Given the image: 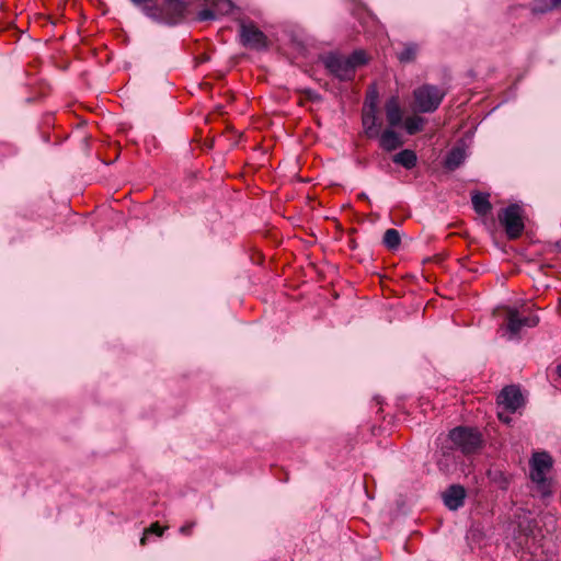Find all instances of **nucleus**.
Returning a JSON list of instances; mask_svg holds the SVG:
<instances>
[{
  "mask_svg": "<svg viewBox=\"0 0 561 561\" xmlns=\"http://www.w3.org/2000/svg\"><path fill=\"white\" fill-rule=\"evenodd\" d=\"M376 102H377V94L375 92H373L371 95H369L367 98L366 110L371 108L373 104H374V110L376 111Z\"/></svg>",
  "mask_w": 561,
  "mask_h": 561,
  "instance_id": "393cba45",
  "label": "nucleus"
},
{
  "mask_svg": "<svg viewBox=\"0 0 561 561\" xmlns=\"http://www.w3.org/2000/svg\"><path fill=\"white\" fill-rule=\"evenodd\" d=\"M308 98L311 99V100H314L318 98V95L311 91H308Z\"/></svg>",
  "mask_w": 561,
  "mask_h": 561,
  "instance_id": "cd10ccee",
  "label": "nucleus"
},
{
  "mask_svg": "<svg viewBox=\"0 0 561 561\" xmlns=\"http://www.w3.org/2000/svg\"><path fill=\"white\" fill-rule=\"evenodd\" d=\"M465 158H466V152L462 148H460V147L453 148L446 157L445 167L448 170L453 171V170L457 169L465 161Z\"/></svg>",
  "mask_w": 561,
  "mask_h": 561,
  "instance_id": "4468645a",
  "label": "nucleus"
},
{
  "mask_svg": "<svg viewBox=\"0 0 561 561\" xmlns=\"http://www.w3.org/2000/svg\"><path fill=\"white\" fill-rule=\"evenodd\" d=\"M216 12L214 10V7L211 9H204L201 12H198L197 20L198 21H208L216 19Z\"/></svg>",
  "mask_w": 561,
  "mask_h": 561,
  "instance_id": "4be33fe9",
  "label": "nucleus"
},
{
  "mask_svg": "<svg viewBox=\"0 0 561 561\" xmlns=\"http://www.w3.org/2000/svg\"><path fill=\"white\" fill-rule=\"evenodd\" d=\"M506 410H503L501 409L499 412H497V416L499 419L504 422V423H510L511 422V417L508 415H506Z\"/></svg>",
  "mask_w": 561,
  "mask_h": 561,
  "instance_id": "bb28decb",
  "label": "nucleus"
},
{
  "mask_svg": "<svg viewBox=\"0 0 561 561\" xmlns=\"http://www.w3.org/2000/svg\"><path fill=\"white\" fill-rule=\"evenodd\" d=\"M454 445L463 454H472L481 446V435L477 430L470 427H456L449 433Z\"/></svg>",
  "mask_w": 561,
  "mask_h": 561,
  "instance_id": "7ed1b4c3",
  "label": "nucleus"
},
{
  "mask_svg": "<svg viewBox=\"0 0 561 561\" xmlns=\"http://www.w3.org/2000/svg\"><path fill=\"white\" fill-rule=\"evenodd\" d=\"M551 465V457L546 453H537L533 457L530 478L537 484L538 492L542 496L551 493L550 482L546 479V473Z\"/></svg>",
  "mask_w": 561,
  "mask_h": 561,
  "instance_id": "f257e3e1",
  "label": "nucleus"
},
{
  "mask_svg": "<svg viewBox=\"0 0 561 561\" xmlns=\"http://www.w3.org/2000/svg\"><path fill=\"white\" fill-rule=\"evenodd\" d=\"M500 409L514 413L523 405V396L520 390L515 386L505 387L497 397Z\"/></svg>",
  "mask_w": 561,
  "mask_h": 561,
  "instance_id": "6e6552de",
  "label": "nucleus"
},
{
  "mask_svg": "<svg viewBox=\"0 0 561 561\" xmlns=\"http://www.w3.org/2000/svg\"><path fill=\"white\" fill-rule=\"evenodd\" d=\"M216 15H224L232 10V2L230 0H215L213 3Z\"/></svg>",
  "mask_w": 561,
  "mask_h": 561,
  "instance_id": "412c9836",
  "label": "nucleus"
},
{
  "mask_svg": "<svg viewBox=\"0 0 561 561\" xmlns=\"http://www.w3.org/2000/svg\"><path fill=\"white\" fill-rule=\"evenodd\" d=\"M382 242L389 250L398 249L400 245V242H401V237H400L399 231L397 229H392V228L387 229L385 231Z\"/></svg>",
  "mask_w": 561,
  "mask_h": 561,
  "instance_id": "f3484780",
  "label": "nucleus"
},
{
  "mask_svg": "<svg viewBox=\"0 0 561 561\" xmlns=\"http://www.w3.org/2000/svg\"><path fill=\"white\" fill-rule=\"evenodd\" d=\"M195 523H187L185 525H183L181 528H180V533L185 535V536H188L192 534V529L194 527Z\"/></svg>",
  "mask_w": 561,
  "mask_h": 561,
  "instance_id": "a878e982",
  "label": "nucleus"
},
{
  "mask_svg": "<svg viewBox=\"0 0 561 561\" xmlns=\"http://www.w3.org/2000/svg\"><path fill=\"white\" fill-rule=\"evenodd\" d=\"M363 126L368 137H377L379 135V128L377 125V115L374 106L365 110L363 114Z\"/></svg>",
  "mask_w": 561,
  "mask_h": 561,
  "instance_id": "f8f14e48",
  "label": "nucleus"
},
{
  "mask_svg": "<svg viewBox=\"0 0 561 561\" xmlns=\"http://www.w3.org/2000/svg\"><path fill=\"white\" fill-rule=\"evenodd\" d=\"M557 374L561 378V364L557 367Z\"/></svg>",
  "mask_w": 561,
  "mask_h": 561,
  "instance_id": "c756f323",
  "label": "nucleus"
},
{
  "mask_svg": "<svg viewBox=\"0 0 561 561\" xmlns=\"http://www.w3.org/2000/svg\"><path fill=\"white\" fill-rule=\"evenodd\" d=\"M351 61L352 69H355L367 61V55L364 50H355L351 56L346 57Z\"/></svg>",
  "mask_w": 561,
  "mask_h": 561,
  "instance_id": "aec40b11",
  "label": "nucleus"
},
{
  "mask_svg": "<svg viewBox=\"0 0 561 561\" xmlns=\"http://www.w3.org/2000/svg\"><path fill=\"white\" fill-rule=\"evenodd\" d=\"M466 497V491L460 485H451L444 493V503L449 510H458L463 505V501Z\"/></svg>",
  "mask_w": 561,
  "mask_h": 561,
  "instance_id": "1a4fd4ad",
  "label": "nucleus"
},
{
  "mask_svg": "<svg viewBox=\"0 0 561 561\" xmlns=\"http://www.w3.org/2000/svg\"><path fill=\"white\" fill-rule=\"evenodd\" d=\"M414 104L422 113L434 112L442 103L445 92L437 87L425 84L414 90Z\"/></svg>",
  "mask_w": 561,
  "mask_h": 561,
  "instance_id": "f03ea898",
  "label": "nucleus"
},
{
  "mask_svg": "<svg viewBox=\"0 0 561 561\" xmlns=\"http://www.w3.org/2000/svg\"><path fill=\"white\" fill-rule=\"evenodd\" d=\"M538 322L539 318L537 316L522 317L517 310L507 309L506 330L510 333V339L517 336L524 327L534 328Z\"/></svg>",
  "mask_w": 561,
  "mask_h": 561,
  "instance_id": "423d86ee",
  "label": "nucleus"
},
{
  "mask_svg": "<svg viewBox=\"0 0 561 561\" xmlns=\"http://www.w3.org/2000/svg\"><path fill=\"white\" fill-rule=\"evenodd\" d=\"M539 3H542L543 5L538 4L539 10L553 8L556 5H561V0H539Z\"/></svg>",
  "mask_w": 561,
  "mask_h": 561,
  "instance_id": "5701e85b",
  "label": "nucleus"
},
{
  "mask_svg": "<svg viewBox=\"0 0 561 561\" xmlns=\"http://www.w3.org/2000/svg\"><path fill=\"white\" fill-rule=\"evenodd\" d=\"M381 148H383L387 151H393L397 148L402 146V141L399 137V135L393 131L392 129H386L381 135L379 139Z\"/></svg>",
  "mask_w": 561,
  "mask_h": 561,
  "instance_id": "ddd939ff",
  "label": "nucleus"
},
{
  "mask_svg": "<svg viewBox=\"0 0 561 561\" xmlns=\"http://www.w3.org/2000/svg\"><path fill=\"white\" fill-rule=\"evenodd\" d=\"M186 10V2L184 0H165L164 15L168 23H176L183 18Z\"/></svg>",
  "mask_w": 561,
  "mask_h": 561,
  "instance_id": "9d476101",
  "label": "nucleus"
},
{
  "mask_svg": "<svg viewBox=\"0 0 561 561\" xmlns=\"http://www.w3.org/2000/svg\"><path fill=\"white\" fill-rule=\"evenodd\" d=\"M164 528H162L159 523H153L150 525L148 529H146V534H154L157 536H162Z\"/></svg>",
  "mask_w": 561,
  "mask_h": 561,
  "instance_id": "b1692460",
  "label": "nucleus"
},
{
  "mask_svg": "<svg viewBox=\"0 0 561 561\" xmlns=\"http://www.w3.org/2000/svg\"><path fill=\"white\" fill-rule=\"evenodd\" d=\"M324 64L330 72L341 80H350L354 76L351 61L345 56L330 55L325 58Z\"/></svg>",
  "mask_w": 561,
  "mask_h": 561,
  "instance_id": "0eeeda50",
  "label": "nucleus"
},
{
  "mask_svg": "<svg viewBox=\"0 0 561 561\" xmlns=\"http://www.w3.org/2000/svg\"><path fill=\"white\" fill-rule=\"evenodd\" d=\"M386 116L389 125L396 127L402 122V111L398 98L392 96L386 103Z\"/></svg>",
  "mask_w": 561,
  "mask_h": 561,
  "instance_id": "9b49d317",
  "label": "nucleus"
},
{
  "mask_svg": "<svg viewBox=\"0 0 561 561\" xmlns=\"http://www.w3.org/2000/svg\"><path fill=\"white\" fill-rule=\"evenodd\" d=\"M240 37L244 46L252 49H263L267 46L266 36L252 23L240 24Z\"/></svg>",
  "mask_w": 561,
  "mask_h": 561,
  "instance_id": "39448f33",
  "label": "nucleus"
},
{
  "mask_svg": "<svg viewBox=\"0 0 561 561\" xmlns=\"http://www.w3.org/2000/svg\"><path fill=\"white\" fill-rule=\"evenodd\" d=\"M393 162L404 167L405 169H412L416 164V154L414 151L405 149L394 154L392 158Z\"/></svg>",
  "mask_w": 561,
  "mask_h": 561,
  "instance_id": "2eb2a0df",
  "label": "nucleus"
},
{
  "mask_svg": "<svg viewBox=\"0 0 561 561\" xmlns=\"http://www.w3.org/2000/svg\"><path fill=\"white\" fill-rule=\"evenodd\" d=\"M471 201H472V205H473L474 210L479 215L484 216L488 213H490L492 206H491V203L489 201V195L482 194V193H476L472 196Z\"/></svg>",
  "mask_w": 561,
  "mask_h": 561,
  "instance_id": "dca6fc26",
  "label": "nucleus"
},
{
  "mask_svg": "<svg viewBox=\"0 0 561 561\" xmlns=\"http://www.w3.org/2000/svg\"><path fill=\"white\" fill-rule=\"evenodd\" d=\"M499 220L505 229L510 239L518 238L524 231V221L522 217V208L512 204L499 214Z\"/></svg>",
  "mask_w": 561,
  "mask_h": 561,
  "instance_id": "20e7f679",
  "label": "nucleus"
},
{
  "mask_svg": "<svg viewBox=\"0 0 561 561\" xmlns=\"http://www.w3.org/2000/svg\"><path fill=\"white\" fill-rule=\"evenodd\" d=\"M417 50H419L417 45H415L413 43H409V44H404L402 50L399 51L397 55L401 62H410L415 59Z\"/></svg>",
  "mask_w": 561,
  "mask_h": 561,
  "instance_id": "6ab92c4d",
  "label": "nucleus"
},
{
  "mask_svg": "<svg viewBox=\"0 0 561 561\" xmlns=\"http://www.w3.org/2000/svg\"><path fill=\"white\" fill-rule=\"evenodd\" d=\"M147 535H148V534H146V533L144 534V536H142V537H141V539H140V545H142V546H144V545H146Z\"/></svg>",
  "mask_w": 561,
  "mask_h": 561,
  "instance_id": "c85d7f7f",
  "label": "nucleus"
},
{
  "mask_svg": "<svg viewBox=\"0 0 561 561\" xmlns=\"http://www.w3.org/2000/svg\"><path fill=\"white\" fill-rule=\"evenodd\" d=\"M424 123L421 116H410L404 121V127L409 135H414L423 129Z\"/></svg>",
  "mask_w": 561,
  "mask_h": 561,
  "instance_id": "a211bd4d",
  "label": "nucleus"
}]
</instances>
